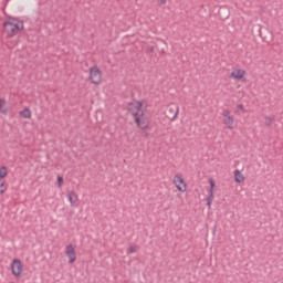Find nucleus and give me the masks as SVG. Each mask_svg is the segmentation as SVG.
<instances>
[{
  "label": "nucleus",
  "mask_w": 283,
  "mask_h": 283,
  "mask_svg": "<svg viewBox=\"0 0 283 283\" xmlns=\"http://www.w3.org/2000/svg\"><path fill=\"white\" fill-rule=\"evenodd\" d=\"M143 101H134L128 104V112H130L135 125L138 127V129H142V132H146V129H149V117L145 114L143 111Z\"/></svg>",
  "instance_id": "nucleus-1"
},
{
  "label": "nucleus",
  "mask_w": 283,
  "mask_h": 283,
  "mask_svg": "<svg viewBox=\"0 0 283 283\" xmlns=\"http://www.w3.org/2000/svg\"><path fill=\"white\" fill-rule=\"evenodd\" d=\"M23 28V21L18 19H9L3 23L4 32L10 39H12V36H17L19 32H22Z\"/></svg>",
  "instance_id": "nucleus-2"
},
{
  "label": "nucleus",
  "mask_w": 283,
  "mask_h": 283,
  "mask_svg": "<svg viewBox=\"0 0 283 283\" xmlns=\"http://www.w3.org/2000/svg\"><path fill=\"white\" fill-rule=\"evenodd\" d=\"M88 78L93 85H101V83H103V72L98 66H92L90 69Z\"/></svg>",
  "instance_id": "nucleus-3"
},
{
  "label": "nucleus",
  "mask_w": 283,
  "mask_h": 283,
  "mask_svg": "<svg viewBox=\"0 0 283 283\" xmlns=\"http://www.w3.org/2000/svg\"><path fill=\"white\" fill-rule=\"evenodd\" d=\"M178 114H180V107L174 103L167 105L165 111V116L168 120H176L178 118Z\"/></svg>",
  "instance_id": "nucleus-4"
},
{
  "label": "nucleus",
  "mask_w": 283,
  "mask_h": 283,
  "mask_svg": "<svg viewBox=\"0 0 283 283\" xmlns=\"http://www.w3.org/2000/svg\"><path fill=\"white\" fill-rule=\"evenodd\" d=\"M222 123L223 125L227 127V129H234L235 128V117H233V115H231V111L229 109H223L222 112Z\"/></svg>",
  "instance_id": "nucleus-5"
},
{
  "label": "nucleus",
  "mask_w": 283,
  "mask_h": 283,
  "mask_svg": "<svg viewBox=\"0 0 283 283\" xmlns=\"http://www.w3.org/2000/svg\"><path fill=\"white\" fill-rule=\"evenodd\" d=\"M11 272L14 277H21L23 275V262H21V259H14L12 261Z\"/></svg>",
  "instance_id": "nucleus-6"
},
{
  "label": "nucleus",
  "mask_w": 283,
  "mask_h": 283,
  "mask_svg": "<svg viewBox=\"0 0 283 283\" xmlns=\"http://www.w3.org/2000/svg\"><path fill=\"white\" fill-rule=\"evenodd\" d=\"M172 182L176 186V189H178L181 193L187 191V182H185V179L181 175H175Z\"/></svg>",
  "instance_id": "nucleus-7"
},
{
  "label": "nucleus",
  "mask_w": 283,
  "mask_h": 283,
  "mask_svg": "<svg viewBox=\"0 0 283 283\" xmlns=\"http://www.w3.org/2000/svg\"><path fill=\"white\" fill-rule=\"evenodd\" d=\"M245 76L247 71L240 67H234L230 73V78H232V81H245Z\"/></svg>",
  "instance_id": "nucleus-8"
},
{
  "label": "nucleus",
  "mask_w": 283,
  "mask_h": 283,
  "mask_svg": "<svg viewBox=\"0 0 283 283\" xmlns=\"http://www.w3.org/2000/svg\"><path fill=\"white\" fill-rule=\"evenodd\" d=\"M65 255L69 258V263L74 264L76 262V247L74 244L66 245Z\"/></svg>",
  "instance_id": "nucleus-9"
},
{
  "label": "nucleus",
  "mask_w": 283,
  "mask_h": 283,
  "mask_svg": "<svg viewBox=\"0 0 283 283\" xmlns=\"http://www.w3.org/2000/svg\"><path fill=\"white\" fill-rule=\"evenodd\" d=\"M67 198L72 207H78V195L74 190L67 192Z\"/></svg>",
  "instance_id": "nucleus-10"
},
{
  "label": "nucleus",
  "mask_w": 283,
  "mask_h": 283,
  "mask_svg": "<svg viewBox=\"0 0 283 283\" xmlns=\"http://www.w3.org/2000/svg\"><path fill=\"white\" fill-rule=\"evenodd\" d=\"M19 116L22 118H32V111H30V108H24L23 111L19 112Z\"/></svg>",
  "instance_id": "nucleus-11"
},
{
  "label": "nucleus",
  "mask_w": 283,
  "mask_h": 283,
  "mask_svg": "<svg viewBox=\"0 0 283 283\" xmlns=\"http://www.w3.org/2000/svg\"><path fill=\"white\" fill-rule=\"evenodd\" d=\"M234 180L235 182H244V175L240 170L234 171Z\"/></svg>",
  "instance_id": "nucleus-12"
},
{
  "label": "nucleus",
  "mask_w": 283,
  "mask_h": 283,
  "mask_svg": "<svg viewBox=\"0 0 283 283\" xmlns=\"http://www.w3.org/2000/svg\"><path fill=\"white\" fill-rule=\"evenodd\" d=\"M7 177H8V167L2 166L0 168V180H3V178H7Z\"/></svg>",
  "instance_id": "nucleus-13"
},
{
  "label": "nucleus",
  "mask_w": 283,
  "mask_h": 283,
  "mask_svg": "<svg viewBox=\"0 0 283 283\" xmlns=\"http://www.w3.org/2000/svg\"><path fill=\"white\" fill-rule=\"evenodd\" d=\"M3 107H6V99L0 98V112L1 114H8V108H3Z\"/></svg>",
  "instance_id": "nucleus-14"
},
{
  "label": "nucleus",
  "mask_w": 283,
  "mask_h": 283,
  "mask_svg": "<svg viewBox=\"0 0 283 283\" xmlns=\"http://www.w3.org/2000/svg\"><path fill=\"white\" fill-rule=\"evenodd\" d=\"M6 180H0V195L6 193Z\"/></svg>",
  "instance_id": "nucleus-15"
},
{
  "label": "nucleus",
  "mask_w": 283,
  "mask_h": 283,
  "mask_svg": "<svg viewBox=\"0 0 283 283\" xmlns=\"http://www.w3.org/2000/svg\"><path fill=\"white\" fill-rule=\"evenodd\" d=\"M138 251V245H130L127 250V254L136 253Z\"/></svg>",
  "instance_id": "nucleus-16"
},
{
  "label": "nucleus",
  "mask_w": 283,
  "mask_h": 283,
  "mask_svg": "<svg viewBox=\"0 0 283 283\" xmlns=\"http://www.w3.org/2000/svg\"><path fill=\"white\" fill-rule=\"evenodd\" d=\"M206 202H207L208 209H211V205H212V202H213V198H212V197H207V198H206Z\"/></svg>",
  "instance_id": "nucleus-17"
},
{
  "label": "nucleus",
  "mask_w": 283,
  "mask_h": 283,
  "mask_svg": "<svg viewBox=\"0 0 283 283\" xmlns=\"http://www.w3.org/2000/svg\"><path fill=\"white\" fill-rule=\"evenodd\" d=\"M209 185H210V189H216V181L213 180V178L209 179Z\"/></svg>",
  "instance_id": "nucleus-18"
},
{
  "label": "nucleus",
  "mask_w": 283,
  "mask_h": 283,
  "mask_svg": "<svg viewBox=\"0 0 283 283\" xmlns=\"http://www.w3.org/2000/svg\"><path fill=\"white\" fill-rule=\"evenodd\" d=\"M57 187L59 188L63 187V177L61 176L57 177Z\"/></svg>",
  "instance_id": "nucleus-19"
},
{
  "label": "nucleus",
  "mask_w": 283,
  "mask_h": 283,
  "mask_svg": "<svg viewBox=\"0 0 283 283\" xmlns=\"http://www.w3.org/2000/svg\"><path fill=\"white\" fill-rule=\"evenodd\" d=\"M237 107H238V109H240V112H247V109H244V105H242V104H238L237 105Z\"/></svg>",
  "instance_id": "nucleus-20"
},
{
  "label": "nucleus",
  "mask_w": 283,
  "mask_h": 283,
  "mask_svg": "<svg viewBox=\"0 0 283 283\" xmlns=\"http://www.w3.org/2000/svg\"><path fill=\"white\" fill-rule=\"evenodd\" d=\"M271 123H273V118L265 117V125H271Z\"/></svg>",
  "instance_id": "nucleus-21"
},
{
  "label": "nucleus",
  "mask_w": 283,
  "mask_h": 283,
  "mask_svg": "<svg viewBox=\"0 0 283 283\" xmlns=\"http://www.w3.org/2000/svg\"><path fill=\"white\" fill-rule=\"evenodd\" d=\"M213 190H214V189H212V188L209 189V196H208V198H214V196H213Z\"/></svg>",
  "instance_id": "nucleus-22"
},
{
  "label": "nucleus",
  "mask_w": 283,
  "mask_h": 283,
  "mask_svg": "<svg viewBox=\"0 0 283 283\" xmlns=\"http://www.w3.org/2000/svg\"><path fill=\"white\" fill-rule=\"evenodd\" d=\"M159 6H165V3H167V0H157Z\"/></svg>",
  "instance_id": "nucleus-23"
},
{
  "label": "nucleus",
  "mask_w": 283,
  "mask_h": 283,
  "mask_svg": "<svg viewBox=\"0 0 283 283\" xmlns=\"http://www.w3.org/2000/svg\"><path fill=\"white\" fill-rule=\"evenodd\" d=\"M147 50L148 52H154V46H148Z\"/></svg>",
  "instance_id": "nucleus-24"
},
{
  "label": "nucleus",
  "mask_w": 283,
  "mask_h": 283,
  "mask_svg": "<svg viewBox=\"0 0 283 283\" xmlns=\"http://www.w3.org/2000/svg\"><path fill=\"white\" fill-rule=\"evenodd\" d=\"M145 136H149V133H146Z\"/></svg>",
  "instance_id": "nucleus-25"
}]
</instances>
